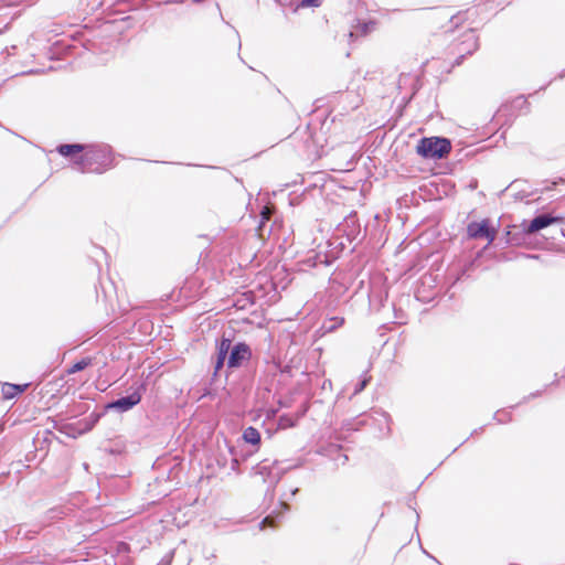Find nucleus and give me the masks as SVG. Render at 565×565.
<instances>
[{
    "mask_svg": "<svg viewBox=\"0 0 565 565\" xmlns=\"http://www.w3.org/2000/svg\"><path fill=\"white\" fill-rule=\"evenodd\" d=\"M225 356H222V355H218L217 354V360H216V363H215V370L218 371L223 367L224 365V361H225Z\"/></svg>",
    "mask_w": 565,
    "mask_h": 565,
    "instance_id": "obj_18",
    "label": "nucleus"
},
{
    "mask_svg": "<svg viewBox=\"0 0 565 565\" xmlns=\"http://www.w3.org/2000/svg\"><path fill=\"white\" fill-rule=\"evenodd\" d=\"M271 214H273V209L270 206L263 207V210L260 212V217H262L260 226L270 220Z\"/></svg>",
    "mask_w": 565,
    "mask_h": 565,
    "instance_id": "obj_15",
    "label": "nucleus"
},
{
    "mask_svg": "<svg viewBox=\"0 0 565 565\" xmlns=\"http://www.w3.org/2000/svg\"><path fill=\"white\" fill-rule=\"evenodd\" d=\"M294 424L292 422H290L287 417H280L279 419V426L281 428H287V427H291Z\"/></svg>",
    "mask_w": 565,
    "mask_h": 565,
    "instance_id": "obj_17",
    "label": "nucleus"
},
{
    "mask_svg": "<svg viewBox=\"0 0 565 565\" xmlns=\"http://www.w3.org/2000/svg\"><path fill=\"white\" fill-rule=\"evenodd\" d=\"M477 18L478 11L476 9H467L456 14L446 9H433L425 14L424 20L434 29H445L448 32L466 22L472 23Z\"/></svg>",
    "mask_w": 565,
    "mask_h": 565,
    "instance_id": "obj_1",
    "label": "nucleus"
},
{
    "mask_svg": "<svg viewBox=\"0 0 565 565\" xmlns=\"http://www.w3.org/2000/svg\"><path fill=\"white\" fill-rule=\"evenodd\" d=\"M467 36H468V40H467L468 45L465 51L467 54H471L477 49V39L471 32L468 33Z\"/></svg>",
    "mask_w": 565,
    "mask_h": 565,
    "instance_id": "obj_14",
    "label": "nucleus"
},
{
    "mask_svg": "<svg viewBox=\"0 0 565 565\" xmlns=\"http://www.w3.org/2000/svg\"><path fill=\"white\" fill-rule=\"evenodd\" d=\"M377 22L375 20L362 21L359 20L353 26L355 32L360 35H367L376 29Z\"/></svg>",
    "mask_w": 565,
    "mask_h": 565,
    "instance_id": "obj_10",
    "label": "nucleus"
},
{
    "mask_svg": "<svg viewBox=\"0 0 565 565\" xmlns=\"http://www.w3.org/2000/svg\"><path fill=\"white\" fill-rule=\"evenodd\" d=\"M498 235V228L489 218L473 221L467 225V236L470 239H486L491 244Z\"/></svg>",
    "mask_w": 565,
    "mask_h": 565,
    "instance_id": "obj_4",
    "label": "nucleus"
},
{
    "mask_svg": "<svg viewBox=\"0 0 565 565\" xmlns=\"http://www.w3.org/2000/svg\"><path fill=\"white\" fill-rule=\"evenodd\" d=\"M231 344H232V342L230 339H222V341L220 342V344L217 347V354L226 358V355L231 349Z\"/></svg>",
    "mask_w": 565,
    "mask_h": 565,
    "instance_id": "obj_13",
    "label": "nucleus"
},
{
    "mask_svg": "<svg viewBox=\"0 0 565 565\" xmlns=\"http://www.w3.org/2000/svg\"><path fill=\"white\" fill-rule=\"evenodd\" d=\"M85 145L74 143V145H61L57 147V152L63 157H70L73 159L77 154H82L86 150Z\"/></svg>",
    "mask_w": 565,
    "mask_h": 565,
    "instance_id": "obj_9",
    "label": "nucleus"
},
{
    "mask_svg": "<svg viewBox=\"0 0 565 565\" xmlns=\"http://www.w3.org/2000/svg\"><path fill=\"white\" fill-rule=\"evenodd\" d=\"M93 364V359L87 356V358H84L77 362H75L70 369H67V374H74L76 372H79V371H83L84 369H86L87 366L92 365Z\"/></svg>",
    "mask_w": 565,
    "mask_h": 565,
    "instance_id": "obj_12",
    "label": "nucleus"
},
{
    "mask_svg": "<svg viewBox=\"0 0 565 565\" xmlns=\"http://www.w3.org/2000/svg\"><path fill=\"white\" fill-rule=\"evenodd\" d=\"M243 439L245 443L259 446L260 445V434L255 427H247L243 431Z\"/></svg>",
    "mask_w": 565,
    "mask_h": 565,
    "instance_id": "obj_11",
    "label": "nucleus"
},
{
    "mask_svg": "<svg viewBox=\"0 0 565 565\" xmlns=\"http://www.w3.org/2000/svg\"><path fill=\"white\" fill-rule=\"evenodd\" d=\"M367 383H369V379L362 380L361 383L359 384V386L355 388L354 393L358 394V393L362 392L365 388V386L367 385Z\"/></svg>",
    "mask_w": 565,
    "mask_h": 565,
    "instance_id": "obj_19",
    "label": "nucleus"
},
{
    "mask_svg": "<svg viewBox=\"0 0 565 565\" xmlns=\"http://www.w3.org/2000/svg\"><path fill=\"white\" fill-rule=\"evenodd\" d=\"M450 150V141L439 137L422 138L416 147L417 153L423 158L440 159L446 157Z\"/></svg>",
    "mask_w": 565,
    "mask_h": 565,
    "instance_id": "obj_3",
    "label": "nucleus"
},
{
    "mask_svg": "<svg viewBox=\"0 0 565 565\" xmlns=\"http://www.w3.org/2000/svg\"><path fill=\"white\" fill-rule=\"evenodd\" d=\"M57 385H58V382H49V383L45 385V388H49V387H50V390H46V392H47V393H51V392L53 391V388H54L55 386H57Z\"/></svg>",
    "mask_w": 565,
    "mask_h": 565,
    "instance_id": "obj_20",
    "label": "nucleus"
},
{
    "mask_svg": "<svg viewBox=\"0 0 565 565\" xmlns=\"http://www.w3.org/2000/svg\"><path fill=\"white\" fill-rule=\"evenodd\" d=\"M141 401V395L138 392H134L132 394L121 397L117 399L116 402H113L109 407L117 408L121 412L129 411L135 405L139 404Z\"/></svg>",
    "mask_w": 565,
    "mask_h": 565,
    "instance_id": "obj_6",
    "label": "nucleus"
},
{
    "mask_svg": "<svg viewBox=\"0 0 565 565\" xmlns=\"http://www.w3.org/2000/svg\"><path fill=\"white\" fill-rule=\"evenodd\" d=\"M29 387V384L18 385V384H11V383H4L1 386V393L3 399H11L15 396L22 394L26 388Z\"/></svg>",
    "mask_w": 565,
    "mask_h": 565,
    "instance_id": "obj_8",
    "label": "nucleus"
},
{
    "mask_svg": "<svg viewBox=\"0 0 565 565\" xmlns=\"http://www.w3.org/2000/svg\"><path fill=\"white\" fill-rule=\"evenodd\" d=\"M114 153L106 147L87 146L81 154L82 172L102 174L114 167Z\"/></svg>",
    "mask_w": 565,
    "mask_h": 565,
    "instance_id": "obj_2",
    "label": "nucleus"
},
{
    "mask_svg": "<svg viewBox=\"0 0 565 565\" xmlns=\"http://www.w3.org/2000/svg\"><path fill=\"white\" fill-rule=\"evenodd\" d=\"M250 358L252 351L249 345H247L244 342H239L232 348L227 360V366L230 369L239 367L244 362L248 361Z\"/></svg>",
    "mask_w": 565,
    "mask_h": 565,
    "instance_id": "obj_5",
    "label": "nucleus"
},
{
    "mask_svg": "<svg viewBox=\"0 0 565 565\" xmlns=\"http://www.w3.org/2000/svg\"><path fill=\"white\" fill-rule=\"evenodd\" d=\"M263 523H264V524H265V523H268L270 526H273L274 521H273L271 519H269V518H266V519L263 521Z\"/></svg>",
    "mask_w": 565,
    "mask_h": 565,
    "instance_id": "obj_22",
    "label": "nucleus"
},
{
    "mask_svg": "<svg viewBox=\"0 0 565 565\" xmlns=\"http://www.w3.org/2000/svg\"><path fill=\"white\" fill-rule=\"evenodd\" d=\"M72 160L74 164H76L82 170V164L78 162L81 160V154L75 156Z\"/></svg>",
    "mask_w": 565,
    "mask_h": 565,
    "instance_id": "obj_21",
    "label": "nucleus"
},
{
    "mask_svg": "<svg viewBox=\"0 0 565 565\" xmlns=\"http://www.w3.org/2000/svg\"><path fill=\"white\" fill-rule=\"evenodd\" d=\"M556 221H557L556 217H553V216H550L546 214L539 215L531 221V223L527 227V232L529 233L539 232L542 228H545V227L550 226L551 224L555 223Z\"/></svg>",
    "mask_w": 565,
    "mask_h": 565,
    "instance_id": "obj_7",
    "label": "nucleus"
},
{
    "mask_svg": "<svg viewBox=\"0 0 565 565\" xmlns=\"http://www.w3.org/2000/svg\"><path fill=\"white\" fill-rule=\"evenodd\" d=\"M320 4V0H301V7H318Z\"/></svg>",
    "mask_w": 565,
    "mask_h": 565,
    "instance_id": "obj_16",
    "label": "nucleus"
}]
</instances>
